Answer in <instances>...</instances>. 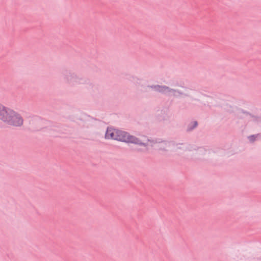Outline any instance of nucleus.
I'll return each mask as SVG.
<instances>
[{"label": "nucleus", "mask_w": 261, "mask_h": 261, "mask_svg": "<svg viewBox=\"0 0 261 261\" xmlns=\"http://www.w3.org/2000/svg\"><path fill=\"white\" fill-rule=\"evenodd\" d=\"M0 119L9 125L20 126L23 124L22 117L15 112L10 109H2L0 111Z\"/></svg>", "instance_id": "f03ea898"}, {"label": "nucleus", "mask_w": 261, "mask_h": 261, "mask_svg": "<svg viewBox=\"0 0 261 261\" xmlns=\"http://www.w3.org/2000/svg\"><path fill=\"white\" fill-rule=\"evenodd\" d=\"M105 137L108 139H114L119 141L135 144H141V142L135 137L128 133L117 129L109 127L107 129Z\"/></svg>", "instance_id": "f257e3e1"}, {"label": "nucleus", "mask_w": 261, "mask_h": 261, "mask_svg": "<svg viewBox=\"0 0 261 261\" xmlns=\"http://www.w3.org/2000/svg\"><path fill=\"white\" fill-rule=\"evenodd\" d=\"M154 88L156 91L163 93H167L168 92L171 91V90H169V88L166 87H161L159 86H155L154 87Z\"/></svg>", "instance_id": "7ed1b4c3"}, {"label": "nucleus", "mask_w": 261, "mask_h": 261, "mask_svg": "<svg viewBox=\"0 0 261 261\" xmlns=\"http://www.w3.org/2000/svg\"><path fill=\"white\" fill-rule=\"evenodd\" d=\"M2 109H6V108L0 106V111H1Z\"/></svg>", "instance_id": "39448f33"}, {"label": "nucleus", "mask_w": 261, "mask_h": 261, "mask_svg": "<svg viewBox=\"0 0 261 261\" xmlns=\"http://www.w3.org/2000/svg\"><path fill=\"white\" fill-rule=\"evenodd\" d=\"M194 124H195V126H194L195 127V126L197 125V122H194Z\"/></svg>", "instance_id": "423d86ee"}, {"label": "nucleus", "mask_w": 261, "mask_h": 261, "mask_svg": "<svg viewBox=\"0 0 261 261\" xmlns=\"http://www.w3.org/2000/svg\"><path fill=\"white\" fill-rule=\"evenodd\" d=\"M249 139L251 141H253L255 139V137L254 136H250Z\"/></svg>", "instance_id": "20e7f679"}]
</instances>
